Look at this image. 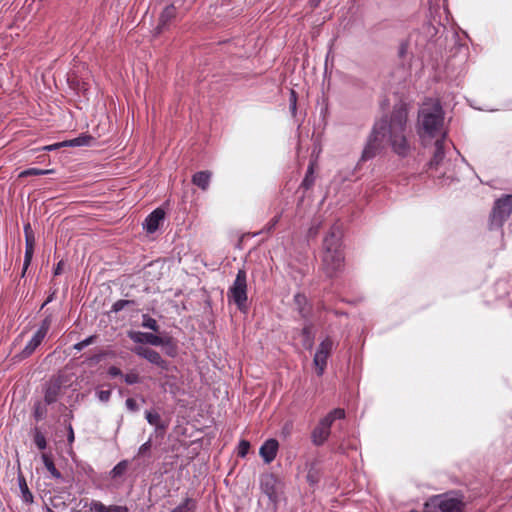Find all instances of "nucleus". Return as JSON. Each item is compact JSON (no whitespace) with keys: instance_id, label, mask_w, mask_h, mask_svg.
<instances>
[{"instance_id":"1","label":"nucleus","mask_w":512,"mask_h":512,"mask_svg":"<svg viewBox=\"0 0 512 512\" xmlns=\"http://www.w3.org/2000/svg\"><path fill=\"white\" fill-rule=\"evenodd\" d=\"M407 109L403 104L396 105L389 120L381 119L377 122L370 134L367 144L361 155V161H367L376 154L387 142L393 151L400 156H405L410 150L407 139Z\"/></svg>"},{"instance_id":"2","label":"nucleus","mask_w":512,"mask_h":512,"mask_svg":"<svg viewBox=\"0 0 512 512\" xmlns=\"http://www.w3.org/2000/svg\"><path fill=\"white\" fill-rule=\"evenodd\" d=\"M444 113L437 100L425 101L418 113V134L422 139H431L443 134Z\"/></svg>"},{"instance_id":"3","label":"nucleus","mask_w":512,"mask_h":512,"mask_svg":"<svg viewBox=\"0 0 512 512\" xmlns=\"http://www.w3.org/2000/svg\"><path fill=\"white\" fill-rule=\"evenodd\" d=\"M341 229L338 225L331 227L323 241L322 268L327 276H334L342 267L344 257L340 250Z\"/></svg>"},{"instance_id":"4","label":"nucleus","mask_w":512,"mask_h":512,"mask_svg":"<svg viewBox=\"0 0 512 512\" xmlns=\"http://www.w3.org/2000/svg\"><path fill=\"white\" fill-rule=\"evenodd\" d=\"M345 417V411L341 408L332 410L315 427L312 432V441L315 445H322L330 435V427L336 419Z\"/></svg>"},{"instance_id":"5","label":"nucleus","mask_w":512,"mask_h":512,"mask_svg":"<svg viewBox=\"0 0 512 512\" xmlns=\"http://www.w3.org/2000/svg\"><path fill=\"white\" fill-rule=\"evenodd\" d=\"M229 299L233 300L239 309L245 307L247 301V282L246 272L240 269L236 275V279L228 292Z\"/></svg>"},{"instance_id":"6","label":"nucleus","mask_w":512,"mask_h":512,"mask_svg":"<svg viewBox=\"0 0 512 512\" xmlns=\"http://www.w3.org/2000/svg\"><path fill=\"white\" fill-rule=\"evenodd\" d=\"M52 323L51 316H47L41 323L40 328L37 330V332L34 334L32 339L28 342V344L24 347V349L21 351L20 356L21 358H26L30 356L35 349L41 344L43 339L45 338L50 326Z\"/></svg>"},{"instance_id":"7","label":"nucleus","mask_w":512,"mask_h":512,"mask_svg":"<svg viewBox=\"0 0 512 512\" xmlns=\"http://www.w3.org/2000/svg\"><path fill=\"white\" fill-rule=\"evenodd\" d=\"M512 213V195L498 199L492 213V221L501 226Z\"/></svg>"},{"instance_id":"8","label":"nucleus","mask_w":512,"mask_h":512,"mask_svg":"<svg viewBox=\"0 0 512 512\" xmlns=\"http://www.w3.org/2000/svg\"><path fill=\"white\" fill-rule=\"evenodd\" d=\"M332 348L333 341L330 338H326L320 343L314 355L313 363L319 376L322 375L325 370L327 358L329 357Z\"/></svg>"},{"instance_id":"9","label":"nucleus","mask_w":512,"mask_h":512,"mask_svg":"<svg viewBox=\"0 0 512 512\" xmlns=\"http://www.w3.org/2000/svg\"><path fill=\"white\" fill-rule=\"evenodd\" d=\"M431 506H437L442 512H461L463 502L456 497L435 496L430 499Z\"/></svg>"},{"instance_id":"10","label":"nucleus","mask_w":512,"mask_h":512,"mask_svg":"<svg viewBox=\"0 0 512 512\" xmlns=\"http://www.w3.org/2000/svg\"><path fill=\"white\" fill-rule=\"evenodd\" d=\"M128 336L135 343H148L154 346H162L170 342L169 338H162L152 333H144L140 331H129Z\"/></svg>"},{"instance_id":"11","label":"nucleus","mask_w":512,"mask_h":512,"mask_svg":"<svg viewBox=\"0 0 512 512\" xmlns=\"http://www.w3.org/2000/svg\"><path fill=\"white\" fill-rule=\"evenodd\" d=\"M64 376L58 375L54 378H52L46 387L45 391V402L48 404L54 403L61 391V387L64 384Z\"/></svg>"},{"instance_id":"12","label":"nucleus","mask_w":512,"mask_h":512,"mask_svg":"<svg viewBox=\"0 0 512 512\" xmlns=\"http://www.w3.org/2000/svg\"><path fill=\"white\" fill-rule=\"evenodd\" d=\"M165 217V212L161 208L155 209L148 217L145 219L143 223L144 229L148 233H154L158 228L161 222H163Z\"/></svg>"},{"instance_id":"13","label":"nucleus","mask_w":512,"mask_h":512,"mask_svg":"<svg viewBox=\"0 0 512 512\" xmlns=\"http://www.w3.org/2000/svg\"><path fill=\"white\" fill-rule=\"evenodd\" d=\"M133 352L159 367H165V361L162 359L160 354L153 349L144 346H138L133 349Z\"/></svg>"},{"instance_id":"14","label":"nucleus","mask_w":512,"mask_h":512,"mask_svg":"<svg viewBox=\"0 0 512 512\" xmlns=\"http://www.w3.org/2000/svg\"><path fill=\"white\" fill-rule=\"evenodd\" d=\"M278 447L279 444L275 439H268L264 442V444L260 447L259 454L265 463L268 464L275 459Z\"/></svg>"},{"instance_id":"15","label":"nucleus","mask_w":512,"mask_h":512,"mask_svg":"<svg viewBox=\"0 0 512 512\" xmlns=\"http://www.w3.org/2000/svg\"><path fill=\"white\" fill-rule=\"evenodd\" d=\"M277 478L272 473H266L261 476V488L270 498L276 493Z\"/></svg>"},{"instance_id":"16","label":"nucleus","mask_w":512,"mask_h":512,"mask_svg":"<svg viewBox=\"0 0 512 512\" xmlns=\"http://www.w3.org/2000/svg\"><path fill=\"white\" fill-rule=\"evenodd\" d=\"M212 173L210 171H200L193 175L192 183L203 191H206L209 187Z\"/></svg>"},{"instance_id":"17","label":"nucleus","mask_w":512,"mask_h":512,"mask_svg":"<svg viewBox=\"0 0 512 512\" xmlns=\"http://www.w3.org/2000/svg\"><path fill=\"white\" fill-rule=\"evenodd\" d=\"M176 16V8L174 5H168L164 8L162 11L160 18H159V24L157 26V30L161 32L164 27Z\"/></svg>"},{"instance_id":"18","label":"nucleus","mask_w":512,"mask_h":512,"mask_svg":"<svg viewBox=\"0 0 512 512\" xmlns=\"http://www.w3.org/2000/svg\"><path fill=\"white\" fill-rule=\"evenodd\" d=\"M25 241H26V250H25V257H24V265H23L22 275L25 274L28 266L31 263L32 257H33L34 246H35V237H34V235L25 236Z\"/></svg>"},{"instance_id":"19","label":"nucleus","mask_w":512,"mask_h":512,"mask_svg":"<svg viewBox=\"0 0 512 512\" xmlns=\"http://www.w3.org/2000/svg\"><path fill=\"white\" fill-rule=\"evenodd\" d=\"M91 512H124L125 509L121 506H105L99 501H93L90 505Z\"/></svg>"},{"instance_id":"20","label":"nucleus","mask_w":512,"mask_h":512,"mask_svg":"<svg viewBox=\"0 0 512 512\" xmlns=\"http://www.w3.org/2000/svg\"><path fill=\"white\" fill-rule=\"evenodd\" d=\"M443 157H444V152H443L442 141L437 139L435 142V153L430 162V165L437 166L442 161Z\"/></svg>"},{"instance_id":"21","label":"nucleus","mask_w":512,"mask_h":512,"mask_svg":"<svg viewBox=\"0 0 512 512\" xmlns=\"http://www.w3.org/2000/svg\"><path fill=\"white\" fill-rule=\"evenodd\" d=\"M196 502L193 499L187 498L185 501L173 509L171 512H195Z\"/></svg>"},{"instance_id":"22","label":"nucleus","mask_w":512,"mask_h":512,"mask_svg":"<svg viewBox=\"0 0 512 512\" xmlns=\"http://www.w3.org/2000/svg\"><path fill=\"white\" fill-rule=\"evenodd\" d=\"M42 460L46 469L51 473L54 478H60L61 474L56 469L52 459L47 454H42Z\"/></svg>"},{"instance_id":"23","label":"nucleus","mask_w":512,"mask_h":512,"mask_svg":"<svg viewBox=\"0 0 512 512\" xmlns=\"http://www.w3.org/2000/svg\"><path fill=\"white\" fill-rule=\"evenodd\" d=\"M146 419L149 424L154 425L157 429H165V426L161 424V417L156 412H146Z\"/></svg>"},{"instance_id":"24","label":"nucleus","mask_w":512,"mask_h":512,"mask_svg":"<svg viewBox=\"0 0 512 512\" xmlns=\"http://www.w3.org/2000/svg\"><path fill=\"white\" fill-rule=\"evenodd\" d=\"M91 140L92 137L90 136H80L72 140L64 141V144H67V146H84L87 145Z\"/></svg>"},{"instance_id":"25","label":"nucleus","mask_w":512,"mask_h":512,"mask_svg":"<svg viewBox=\"0 0 512 512\" xmlns=\"http://www.w3.org/2000/svg\"><path fill=\"white\" fill-rule=\"evenodd\" d=\"M53 170H42L37 168H30L25 171H22L19 174V177H27V176H40V175H47L52 173Z\"/></svg>"},{"instance_id":"26","label":"nucleus","mask_w":512,"mask_h":512,"mask_svg":"<svg viewBox=\"0 0 512 512\" xmlns=\"http://www.w3.org/2000/svg\"><path fill=\"white\" fill-rule=\"evenodd\" d=\"M142 326L144 328H148L156 332L159 330V325L157 324V321L146 314L143 315Z\"/></svg>"},{"instance_id":"27","label":"nucleus","mask_w":512,"mask_h":512,"mask_svg":"<svg viewBox=\"0 0 512 512\" xmlns=\"http://www.w3.org/2000/svg\"><path fill=\"white\" fill-rule=\"evenodd\" d=\"M19 483H20V488L22 490V493H23V498L26 502H31L32 501V494L30 493V491L28 490V487H27V484L25 482V479L23 477H20L19 478Z\"/></svg>"},{"instance_id":"28","label":"nucleus","mask_w":512,"mask_h":512,"mask_svg":"<svg viewBox=\"0 0 512 512\" xmlns=\"http://www.w3.org/2000/svg\"><path fill=\"white\" fill-rule=\"evenodd\" d=\"M127 469V462L121 461L118 463L111 471L112 477H119L121 476Z\"/></svg>"},{"instance_id":"29","label":"nucleus","mask_w":512,"mask_h":512,"mask_svg":"<svg viewBox=\"0 0 512 512\" xmlns=\"http://www.w3.org/2000/svg\"><path fill=\"white\" fill-rule=\"evenodd\" d=\"M313 166H309L307 170V174L302 181V186H304L306 189L310 188L313 185L314 179H313Z\"/></svg>"},{"instance_id":"30","label":"nucleus","mask_w":512,"mask_h":512,"mask_svg":"<svg viewBox=\"0 0 512 512\" xmlns=\"http://www.w3.org/2000/svg\"><path fill=\"white\" fill-rule=\"evenodd\" d=\"M94 339H95V336H90V337L86 338L85 340H83V341H81V342H79V343H76V344L74 345V349H76V350H79V351H80V350H82L83 348H85L86 346H88V345L92 344V343H93V341H94Z\"/></svg>"},{"instance_id":"31","label":"nucleus","mask_w":512,"mask_h":512,"mask_svg":"<svg viewBox=\"0 0 512 512\" xmlns=\"http://www.w3.org/2000/svg\"><path fill=\"white\" fill-rule=\"evenodd\" d=\"M250 448V444L248 441H245V440H242L240 443H239V447H238V454L241 456V457H244L247 453H248V450Z\"/></svg>"},{"instance_id":"32","label":"nucleus","mask_w":512,"mask_h":512,"mask_svg":"<svg viewBox=\"0 0 512 512\" xmlns=\"http://www.w3.org/2000/svg\"><path fill=\"white\" fill-rule=\"evenodd\" d=\"M35 444L39 449H44L46 447L45 437L42 434L37 433L35 435Z\"/></svg>"},{"instance_id":"33","label":"nucleus","mask_w":512,"mask_h":512,"mask_svg":"<svg viewBox=\"0 0 512 512\" xmlns=\"http://www.w3.org/2000/svg\"><path fill=\"white\" fill-rule=\"evenodd\" d=\"M303 335L306 337V340L304 342L305 347L308 349H311L312 348V339L310 336V329L308 327H305L303 329Z\"/></svg>"},{"instance_id":"34","label":"nucleus","mask_w":512,"mask_h":512,"mask_svg":"<svg viewBox=\"0 0 512 512\" xmlns=\"http://www.w3.org/2000/svg\"><path fill=\"white\" fill-rule=\"evenodd\" d=\"M127 384H135L139 382V376L136 373H128L124 377Z\"/></svg>"},{"instance_id":"35","label":"nucleus","mask_w":512,"mask_h":512,"mask_svg":"<svg viewBox=\"0 0 512 512\" xmlns=\"http://www.w3.org/2000/svg\"><path fill=\"white\" fill-rule=\"evenodd\" d=\"M110 396H111V391L110 390H101V391L98 392V398L102 402L109 401Z\"/></svg>"},{"instance_id":"36","label":"nucleus","mask_w":512,"mask_h":512,"mask_svg":"<svg viewBox=\"0 0 512 512\" xmlns=\"http://www.w3.org/2000/svg\"><path fill=\"white\" fill-rule=\"evenodd\" d=\"M126 407L132 412H135L139 409L137 402L133 398H128L126 400Z\"/></svg>"},{"instance_id":"37","label":"nucleus","mask_w":512,"mask_h":512,"mask_svg":"<svg viewBox=\"0 0 512 512\" xmlns=\"http://www.w3.org/2000/svg\"><path fill=\"white\" fill-rule=\"evenodd\" d=\"M151 448V440H148L143 445L140 446L138 450V455H145Z\"/></svg>"},{"instance_id":"38","label":"nucleus","mask_w":512,"mask_h":512,"mask_svg":"<svg viewBox=\"0 0 512 512\" xmlns=\"http://www.w3.org/2000/svg\"><path fill=\"white\" fill-rule=\"evenodd\" d=\"M129 303V301H126V300H119L117 302L114 303L113 305V310L114 311H120L124 308L125 305H127Z\"/></svg>"},{"instance_id":"39","label":"nucleus","mask_w":512,"mask_h":512,"mask_svg":"<svg viewBox=\"0 0 512 512\" xmlns=\"http://www.w3.org/2000/svg\"><path fill=\"white\" fill-rule=\"evenodd\" d=\"M66 146H67V144H64V141H63V142H59V143H55V144H52V145L45 146L44 150L52 151V150H55V149H59L61 147H66Z\"/></svg>"},{"instance_id":"40","label":"nucleus","mask_w":512,"mask_h":512,"mask_svg":"<svg viewBox=\"0 0 512 512\" xmlns=\"http://www.w3.org/2000/svg\"><path fill=\"white\" fill-rule=\"evenodd\" d=\"M108 373L111 376H113V377L120 376L121 375V370L119 368L115 367V366H112V367L109 368Z\"/></svg>"},{"instance_id":"41","label":"nucleus","mask_w":512,"mask_h":512,"mask_svg":"<svg viewBox=\"0 0 512 512\" xmlns=\"http://www.w3.org/2000/svg\"><path fill=\"white\" fill-rule=\"evenodd\" d=\"M290 101H291V109H292V111H295L296 110V94L293 90L291 91Z\"/></svg>"},{"instance_id":"42","label":"nucleus","mask_w":512,"mask_h":512,"mask_svg":"<svg viewBox=\"0 0 512 512\" xmlns=\"http://www.w3.org/2000/svg\"><path fill=\"white\" fill-rule=\"evenodd\" d=\"M62 269H63V261H60V262L57 264V266H56V268H55V270H54V274H55V275H59V274L62 272Z\"/></svg>"},{"instance_id":"43","label":"nucleus","mask_w":512,"mask_h":512,"mask_svg":"<svg viewBox=\"0 0 512 512\" xmlns=\"http://www.w3.org/2000/svg\"><path fill=\"white\" fill-rule=\"evenodd\" d=\"M25 236L34 235L30 224H26L24 227Z\"/></svg>"},{"instance_id":"44","label":"nucleus","mask_w":512,"mask_h":512,"mask_svg":"<svg viewBox=\"0 0 512 512\" xmlns=\"http://www.w3.org/2000/svg\"><path fill=\"white\" fill-rule=\"evenodd\" d=\"M68 441L71 443L74 441V431L71 426H69V435H68Z\"/></svg>"},{"instance_id":"45","label":"nucleus","mask_w":512,"mask_h":512,"mask_svg":"<svg viewBox=\"0 0 512 512\" xmlns=\"http://www.w3.org/2000/svg\"><path fill=\"white\" fill-rule=\"evenodd\" d=\"M304 299H305V298H304V296H301V295H296V296H295V300H296L298 303H300V302H301V300H304Z\"/></svg>"},{"instance_id":"46","label":"nucleus","mask_w":512,"mask_h":512,"mask_svg":"<svg viewBox=\"0 0 512 512\" xmlns=\"http://www.w3.org/2000/svg\"><path fill=\"white\" fill-rule=\"evenodd\" d=\"M311 2H312V5L314 7H316L319 4L320 0H311Z\"/></svg>"},{"instance_id":"47","label":"nucleus","mask_w":512,"mask_h":512,"mask_svg":"<svg viewBox=\"0 0 512 512\" xmlns=\"http://www.w3.org/2000/svg\"><path fill=\"white\" fill-rule=\"evenodd\" d=\"M47 512H54L52 509L48 508Z\"/></svg>"}]
</instances>
